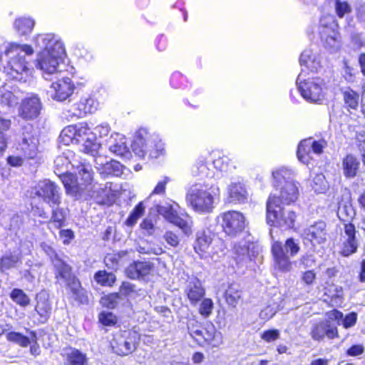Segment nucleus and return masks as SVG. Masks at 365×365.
Listing matches in <instances>:
<instances>
[{"label": "nucleus", "mask_w": 365, "mask_h": 365, "mask_svg": "<svg viewBox=\"0 0 365 365\" xmlns=\"http://www.w3.org/2000/svg\"><path fill=\"white\" fill-rule=\"evenodd\" d=\"M105 146L110 153L124 160H129L132 157L125 137L119 133H113L106 139Z\"/></svg>", "instance_id": "19"}, {"label": "nucleus", "mask_w": 365, "mask_h": 365, "mask_svg": "<svg viewBox=\"0 0 365 365\" xmlns=\"http://www.w3.org/2000/svg\"><path fill=\"white\" fill-rule=\"evenodd\" d=\"M41 109L40 99L36 96H33L22 101L20 115L25 119H34L39 115Z\"/></svg>", "instance_id": "22"}, {"label": "nucleus", "mask_w": 365, "mask_h": 365, "mask_svg": "<svg viewBox=\"0 0 365 365\" xmlns=\"http://www.w3.org/2000/svg\"><path fill=\"white\" fill-rule=\"evenodd\" d=\"M163 239L171 247H176L180 244V239L177 234L173 231H166L163 236Z\"/></svg>", "instance_id": "60"}, {"label": "nucleus", "mask_w": 365, "mask_h": 365, "mask_svg": "<svg viewBox=\"0 0 365 365\" xmlns=\"http://www.w3.org/2000/svg\"><path fill=\"white\" fill-rule=\"evenodd\" d=\"M250 246L254 247L253 244L246 241H242L234 245V258L237 263L243 264L251 260Z\"/></svg>", "instance_id": "30"}, {"label": "nucleus", "mask_w": 365, "mask_h": 365, "mask_svg": "<svg viewBox=\"0 0 365 365\" xmlns=\"http://www.w3.org/2000/svg\"><path fill=\"white\" fill-rule=\"evenodd\" d=\"M34 50L29 45L8 43L4 52V63H6L9 73L15 79L21 81L24 76H29L30 69L29 63L26 61V55H31Z\"/></svg>", "instance_id": "3"}, {"label": "nucleus", "mask_w": 365, "mask_h": 365, "mask_svg": "<svg viewBox=\"0 0 365 365\" xmlns=\"http://www.w3.org/2000/svg\"><path fill=\"white\" fill-rule=\"evenodd\" d=\"M213 309V302L212 299L206 298L204 299L200 306L199 312L200 314L205 317H209Z\"/></svg>", "instance_id": "58"}, {"label": "nucleus", "mask_w": 365, "mask_h": 365, "mask_svg": "<svg viewBox=\"0 0 365 365\" xmlns=\"http://www.w3.org/2000/svg\"><path fill=\"white\" fill-rule=\"evenodd\" d=\"M194 175H201L206 178H212V173L203 161L197 163L192 169Z\"/></svg>", "instance_id": "52"}, {"label": "nucleus", "mask_w": 365, "mask_h": 365, "mask_svg": "<svg viewBox=\"0 0 365 365\" xmlns=\"http://www.w3.org/2000/svg\"><path fill=\"white\" fill-rule=\"evenodd\" d=\"M71 293L72 297L78 303L86 304L88 302L87 292L81 287L78 279L71 282L68 285Z\"/></svg>", "instance_id": "36"}, {"label": "nucleus", "mask_w": 365, "mask_h": 365, "mask_svg": "<svg viewBox=\"0 0 365 365\" xmlns=\"http://www.w3.org/2000/svg\"><path fill=\"white\" fill-rule=\"evenodd\" d=\"M327 145V143L324 139H319V140H315L312 138L304 139L298 145V159L302 163L307 164L311 159V151L317 155H320L323 153V150Z\"/></svg>", "instance_id": "15"}, {"label": "nucleus", "mask_w": 365, "mask_h": 365, "mask_svg": "<svg viewBox=\"0 0 365 365\" xmlns=\"http://www.w3.org/2000/svg\"><path fill=\"white\" fill-rule=\"evenodd\" d=\"M98 319L100 322L105 326L114 325L117 322L116 317L109 312H102L100 313Z\"/></svg>", "instance_id": "57"}, {"label": "nucleus", "mask_w": 365, "mask_h": 365, "mask_svg": "<svg viewBox=\"0 0 365 365\" xmlns=\"http://www.w3.org/2000/svg\"><path fill=\"white\" fill-rule=\"evenodd\" d=\"M188 333L199 344H202V334L204 328L195 319H189L187 324Z\"/></svg>", "instance_id": "39"}, {"label": "nucleus", "mask_w": 365, "mask_h": 365, "mask_svg": "<svg viewBox=\"0 0 365 365\" xmlns=\"http://www.w3.org/2000/svg\"><path fill=\"white\" fill-rule=\"evenodd\" d=\"M106 265L111 269H116L119 264V256L116 254H108L104 258Z\"/></svg>", "instance_id": "63"}, {"label": "nucleus", "mask_w": 365, "mask_h": 365, "mask_svg": "<svg viewBox=\"0 0 365 365\" xmlns=\"http://www.w3.org/2000/svg\"><path fill=\"white\" fill-rule=\"evenodd\" d=\"M145 206L143 202H139L134 208L133 212L130 214L128 219L125 221L127 226L132 227L136 222L137 220L144 214Z\"/></svg>", "instance_id": "50"}, {"label": "nucleus", "mask_w": 365, "mask_h": 365, "mask_svg": "<svg viewBox=\"0 0 365 365\" xmlns=\"http://www.w3.org/2000/svg\"><path fill=\"white\" fill-rule=\"evenodd\" d=\"M11 299L21 307H26L30 304V299L27 294L20 289H14L10 294Z\"/></svg>", "instance_id": "46"}, {"label": "nucleus", "mask_w": 365, "mask_h": 365, "mask_svg": "<svg viewBox=\"0 0 365 365\" xmlns=\"http://www.w3.org/2000/svg\"><path fill=\"white\" fill-rule=\"evenodd\" d=\"M297 215L292 210L284 209L278 204L277 197H269L267 202V223L274 226L293 227Z\"/></svg>", "instance_id": "7"}, {"label": "nucleus", "mask_w": 365, "mask_h": 365, "mask_svg": "<svg viewBox=\"0 0 365 365\" xmlns=\"http://www.w3.org/2000/svg\"><path fill=\"white\" fill-rule=\"evenodd\" d=\"M70 163V160H68V158L64 155H60L58 156L55 160H54V165L56 168V170H58L60 173L62 172V173H60L61 177L63 173V170H66L68 168V166Z\"/></svg>", "instance_id": "59"}, {"label": "nucleus", "mask_w": 365, "mask_h": 365, "mask_svg": "<svg viewBox=\"0 0 365 365\" xmlns=\"http://www.w3.org/2000/svg\"><path fill=\"white\" fill-rule=\"evenodd\" d=\"M35 194L41 197L49 207L60 205L61 203V192L60 187L49 180L40 181Z\"/></svg>", "instance_id": "13"}, {"label": "nucleus", "mask_w": 365, "mask_h": 365, "mask_svg": "<svg viewBox=\"0 0 365 365\" xmlns=\"http://www.w3.org/2000/svg\"><path fill=\"white\" fill-rule=\"evenodd\" d=\"M218 218L222 220L223 230L230 236L237 235L245 227V217L240 212L228 211L221 214Z\"/></svg>", "instance_id": "14"}, {"label": "nucleus", "mask_w": 365, "mask_h": 365, "mask_svg": "<svg viewBox=\"0 0 365 365\" xmlns=\"http://www.w3.org/2000/svg\"><path fill=\"white\" fill-rule=\"evenodd\" d=\"M219 195V187L199 182L190 186L186 200L195 211L206 214L212 212Z\"/></svg>", "instance_id": "2"}, {"label": "nucleus", "mask_w": 365, "mask_h": 365, "mask_svg": "<svg viewBox=\"0 0 365 365\" xmlns=\"http://www.w3.org/2000/svg\"><path fill=\"white\" fill-rule=\"evenodd\" d=\"M79 178L68 173L61 176V182L64 185L67 195L78 199L93 186V169L91 165L82 164L78 168Z\"/></svg>", "instance_id": "4"}, {"label": "nucleus", "mask_w": 365, "mask_h": 365, "mask_svg": "<svg viewBox=\"0 0 365 365\" xmlns=\"http://www.w3.org/2000/svg\"><path fill=\"white\" fill-rule=\"evenodd\" d=\"M14 25L19 35L26 36L32 31L35 22L32 19L23 17L16 19Z\"/></svg>", "instance_id": "38"}, {"label": "nucleus", "mask_w": 365, "mask_h": 365, "mask_svg": "<svg viewBox=\"0 0 365 365\" xmlns=\"http://www.w3.org/2000/svg\"><path fill=\"white\" fill-rule=\"evenodd\" d=\"M310 336L314 341H320L325 336L333 339L339 336L336 325L330 320H324L314 324L311 329Z\"/></svg>", "instance_id": "18"}, {"label": "nucleus", "mask_w": 365, "mask_h": 365, "mask_svg": "<svg viewBox=\"0 0 365 365\" xmlns=\"http://www.w3.org/2000/svg\"><path fill=\"white\" fill-rule=\"evenodd\" d=\"M213 166L221 172H226L228 170V158L225 156L220 157L213 160Z\"/></svg>", "instance_id": "61"}, {"label": "nucleus", "mask_w": 365, "mask_h": 365, "mask_svg": "<svg viewBox=\"0 0 365 365\" xmlns=\"http://www.w3.org/2000/svg\"><path fill=\"white\" fill-rule=\"evenodd\" d=\"M103 172L107 175L118 176L123 173V165L116 160H110L102 165Z\"/></svg>", "instance_id": "45"}, {"label": "nucleus", "mask_w": 365, "mask_h": 365, "mask_svg": "<svg viewBox=\"0 0 365 365\" xmlns=\"http://www.w3.org/2000/svg\"><path fill=\"white\" fill-rule=\"evenodd\" d=\"M337 216L341 221L351 223L356 216V211L350 201L339 203Z\"/></svg>", "instance_id": "32"}, {"label": "nucleus", "mask_w": 365, "mask_h": 365, "mask_svg": "<svg viewBox=\"0 0 365 365\" xmlns=\"http://www.w3.org/2000/svg\"><path fill=\"white\" fill-rule=\"evenodd\" d=\"M76 129L75 125H71L64 128L59 136L60 140L64 145L70 143L76 144Z\"/></svg>", "instance_id": "42"}, {"label": "nucleus", "mask_w": 365, "mask_h": 365, "mask_svg": "<svg viewBox=\"0 0 365 365\" xmlns=\"http://www.w3.org/2000/svg\"><path fill=\"white\" fill-rule=\"evenodd\" d=\"M327 237V225L324 221L317 222L304 230L305 240L310 242L313 247L325 243Z\"/></svg>", "instance_id": "20"}, {"label": "nucleus", "mask_w": 365, "mask_h": 365, "mask_svg": "<svg viewBox=\"0 0 365 365\" xmlns=\"http://www.w3.org/2000/svg\"><path fill=\"white\" fill-rule=\"evenodd\" d=\"M138 339L135 332L124 331L113 338L111 347L118 355L127 356L136 349Z\"/></svg>", "instance_id": "12"}, {"label": "nucleus", "mask_w": 365, "mask_h": 365, "mask_svg": "<svg viewBox=\"0 0 365 365\" xmlns=\"http://www.w3.org/2000/svg\"><path fill=\"white\" fill-rule=\"evenodd\" d=\"M53 263L56 269V277L62 278L66 282L67 286L78 279L72 274L71 267L56 256Z\"/></svg>", "instance_id": "27"}, {"label": "nucleus", "mask_w": 365, "mask_h": 365, "mask_svg": "<svg viewBox=\"0 0 365 365\" xmlns=\"http://www.w3.org/2000/svg\"><path fill=\"white\" fill-rule=\"evenodd\" d=\"M95 281L101 286L111 287L115 282V276L112 272L100 270L94 275Z\"/></svg>", "instance_id": "41"}, {"label": "nucleus", "mask_w": 365, "mask_h": 365, "mask_svg": "<svg viewBox=\"0 0 365 365\" xmlns=\"http://www.w3.org/2000/svg\"><path fill=\"white\" fill-rule=\"evenodd\" d=\"M330 301L332 306H339L343 302L344 292L340 286H331L329 289Z\"/></svg>", "instance_id": "48"}, {"label": "nucleus", "mask_w": 365, "mask_h": 365, "mask_svg": "<svg viewBox=\"0 0 365 365\" xmlns=\"http://www.w3.org/2000/svg\"><path fill=\"white\" fill-rule=\"evenodd\" d=\"M185 293L190 304L196 305L205 296V291L200 279L190 277L186 284Z\"/></svg>", "instance_id": "21"}, {"label": "nucleus", "mask_w": 365, "mask_h": 365, "mask_svg": "<svg viewBox=\"0 0 365 365\" xmlns=\"http://www.w3.org/2000/svg\"><path fill=\"white\" fill-rule=\"evenodd\" d=\"M18 103L17 97L6 87L0 88V106H13Z\"/></svg>", "instance_id": "43"}, {"label": "nucleus", "mask_w": 365, "mask_h": 365, "mask_svg": "<svg viewBox=\"0 0 365 365\" xmlns=\"http://www.w3.org/2000/svg\"><path fill=\"white\" fill-rule=\"evenodd\" d=\"M62 356L66 365H86L87 363L86 355L75 348L64 349Z\"/></svg>", "instance_id": "29"}, {"label": "nucleus", "mask_w": 365, "mask_h": 365, "mask_svg": "<svg viewBox=\"0 0 365 365\" xmlns=\"http://www.w3.org/2000/svg\"><path fill=\"white\" fill-rule=\"evenodd\" d=\"M207 342L212 346H218L222 344V336L220 332H217L212 324L207 325L203 329L202 334V344Z\"/></svg>", "instance_id": "33"}, {"label": "nucleus", "mask_w": 365, "mask_h": 365, "mask_svg": "<svg viewBox=\"0 0 365 365\" xmlns=\"http://www.w3.org/2000/svg\"><path fill=\"white\" fill-rule=\"evenodd\" d=\"M170 222L178 226L186 235L192 234V221L187 214L178 215L177 213Z\"/></svg>", "instance_id": "37"}, {"label": "nucleus", "mask_w": 365, "mask_h": 365, "mask_svg": "<svg viewBox=\"0 0 365 365\" xmlns=\"http://www.w3.org/2000/svg\"><path fill=\"white\" fill-rule=\"evenodd\" d=\"M279 335V331L277 329H270L264 331L261 338L267 342H272L278 339Z\"/></svg>", "instance_id": "64"}, {"label": "nucleus", "mask_w": 365, "mask_h": 365, "mask_svg": "<svg viewBox=\"0 0 365 365\" xmlns=\"http://www.w3.org/2000/svg\"><path fill=\"white\" fill-rule=\"evenodd\" d=\"M345 103L352 109H356L359 105V95L352 90H347L343 93Z\"/></svg>", "instance_id": "51"}, {"label": "nucleus", "mask_w": 365, "mask_h": 365, "mask_svg": "<svg viewBox=\"0 0 365 365\" xmlns=\"http://www.w3.org/2000/svg\"><path fill=\"white\" fill-rule=\"evenodd\" d=\"M123 300L120 293L114 292L102 297L101 304L109 309H113Z\"/></svg>", "instance_id": "49"}, {"label": "nucleus", "mask_w": 365, "mask_h": 365, "mask_svg": "<svg viewBox=\"0 0 365 365\" xmlns=\"http://www.w3.org/2000/svg\"><path fill=\"white\" fill-rule=\"evenodd\" d=\"M36 47L42 51L38 54L37 68L43 75H51L58 71L60 62L66 55L63 42L53 34H38L34 38Z\"/></svg>", "instance_id": "1"}, {"label": "nucleus", "mask_w": 365, "mask_h": 365, "mask_svg": "<svg viewBox=\"0 0 365 365\" xmlns=\"http://www.w3.org/2000/svg\"><path fill=\"white\" fill-rule=\"evenodd\" d=\"M110 192V186H108L107 183L104 185L94 183L93 186L86 192L83 197L89 196L94 199L98 204H106L109 201Z\"/></svg>", "instance_id": "23"}, {"label": "nucleus", "mask_w": 365, "mask_h": 365, "mask_svg": "<svg viewBox=\"0 0 365 365\" xmlns=\"http://www.w3.org/2000/svg\"><path fill=\"white\" fill-rule=\"evenodd\" d=\"M299 63L309 69L311 72H317L321 68L319 56L314 53L311 49H306L302 53Z\"/></svg>", "instance_id": "26"}, {"label": "nucleus", "mask_w": 365, "mask_h": 365, "mask_svg": "<svg viewBox=\"0 0 365 365\" xmlns=\"http://www.w3.org/2000/svg\"><path fill=\"white\" fill-rule=\"evenodd\" d=\"M336 24L331 16H324L320 20L319 34L324 46L330 51H335L340 47L339 33L335 30Z\"/></svg>", "instance_id": "10"}, {"label": "nucleus", "mask_w": 365, "mask_h": 365, "mask_svg": "<svg viewBox=\"0 0 365 365\" xmlns=\"http://www.w3.org/2000/svg\"><path fill=\"white\" fill-rule=\"evenodd\" d=\"M358 247L359 243L356 238H344L340 254L344 257H349L356 252Z\"/></svg>", "instance_id": "44"}, {"label": "nucleus", "mask_w": 365, "mask_h": 365, "mask_svg": "<svg viewBox=\"0 0 365 365\" xmlns=\"http://www.w3.org/2000/svg\"><path fill=\"white\" fill-rule=\"evenodd\" d=\"M126 276L130 279L143 278L140 269L139 261L131 263L125 269Z\"/></svg>", "instance_id": "54"}, {"label": "nucleus", "mask_w": 365, "mask_h": 365, "mask_svg": "<svg viewBox=\"0 0 365 365\" xmlns=\"http://www.w3.org/2000/svg\"><path fill=\"white\" fill-rule=\"evenodd\" d=\"M274 179V186L279 190V195L276 194L269 197H277L278 204L282 202L290 205L294 202L299 196L298 187L292 180V173L286 168H281L272 173Z\"/></svg>", "instance_id": "5"}, {"label": "nucleus", "mask_w": 365, "mask_h": 365, "mask_svg": "<svg viewBox=\"0 0 365 365\" xmlns=\"http://www.w3.org/2000/svg\"><path fill=\"white\" fill-rule=\"evenodd\" d=\"M212 239L209 232L205 231L197 233L196 240L194 243V250L200 255L209 252V248Z\"/></svg>", "instance_id": "31"}, {"label": "nucleus", "mask_w": 365, "mask_h": 365, "mask_svg": "<svg viewBox=\"0 0 365 365\" xmlns=\"http://www.w3.org/2000/svg\"><path fill=\"white\" fill-rule=\"evenodd\" d=\"M74 88L71 78H63L51 85L48 94L53 100L63 101L73 94Z\"/></svg>", "instance_id": "17"}, {"label": "nucleus", "mask_w": 365, "mask_h": 365, "mask_svg": "<svg viewBox=\"0 0 365 365\" xmlns=\"http://www.w3.org/2000/svg\"><path fill=\"white\" fill-rule=\"evenodd\" d=\"M22 220L20 216L18 215H14L10 220L9 230L12 233L16 234L17 232L20 230Z\"/></svg>", "instance_id": "62"}, {"label": "nucleus", "mask_w": 365, "mask_h": 365, "mask_svg": "<svg viewBox=\"0 0 365 365\" xmlns=\"http://www.w3.org/2000/svg\"><path fill=\"white\" fill-rule=\"evenodd\" d=\"M51 207L52 208L51 216L47 222V227L49 230L53 231V230H58L64 225L66 211L60 205Z\"/></svg>", "instance_id": "25"}, {"label": "nucleus", "mask_w": 365, "mask_h": 365, "mask_svg": "<svg viewBox=\"0 0 365 365\" xmlns=\"http://www.w3.org/2000/svg\"><path fill=\"white\" fill-rule=\"evenodd\" d=\"M335 13L339 18H343L351 11V7L346 1L332 0Z\"/></svg>", "instance_id": "47"}, {"label": "nucleus", "mask_w": 365, "mask_h": 365, "mask_svg": "<svg viewBox=\"0 0 365 365\" xmlns=\"http://www.w3.org/2000/svg\"><path fill=\"white\" fill-rule=\"evenodd\" d=\"M21 259V255L19 252H6L0 259L1 271L4 272L16 267Z\"/></svg>", "instance_id": "34"}, {"label": "nucleus", "mask_w": 365, "mask_h": 365, "mask_svg": "<svg viewBox=\"0 0 365 365\" xmlns=\"http://www.w3.org/2000/svg\"><path fill=\"white\" fill-rule=\"evenodd\" d=\"M31 339L29 337L21 334L19 332L11 331L9 332L6 337L9 341L17 344L22 347H26L29 345L31 341H34L36 339V334L34 331H30Z\"/></svg>", "instance_id": "35"}, {"label": "nucleus", "mask_w": 365, "mask_h": 365, "mask_svg": "<svg viewBox=\"0 0 365 365\" xmlns=\"http://www.w3.org/2000/svg\"><path fill=\"white\" fill-rule=\"evenodd\" d=\"M157 137L152 135L146 130L140 129L133 142L132 150L140 158H144L146 155L156 158L160 150V143H157Z\"/></svg>", "instance_id": "8"}, {"label": "nucleus", "mask_w": 365, "mask_h": 365, "mask_svg": "<svg viewBox=\"0 0 365 365\" xmlns=\"http://www.w3.org/2000/svg\"><path fill=\"white\" fill-rule=\"evenodd\" d=\"M297 85L306 101L317 102L321 99L324 83L319 77L312 76L306 78L303 72H301L297 77Z\"/></svg>", "instance_id": "9"}, {"label": "nucleus", "mask_w": 365, "mask_h": 365, "mask_svg": "<svg viewBox=\"0 0 365 365\" xmlns=\"http://www.w3.org/2000/svg\"><path fill=\"white\" fill-rule=\"evenodd\" d=\"M76 129V144H82L83 151L96 156L101 147V143L97 142L96 133L90 130L87 123L75 125Z\"/></svg>", "instance_id": "11"}, {"label": "nucleus", "mask_w": 365, "mask_h": 365, "mask_svg": "<svg viewBox=\"0 0 365 365\" xmlns=\"http://www.w3.org/2000/svg\"><path fill=\"white\" fill-rule=\"evenodd\" d=\"M228 197L230 202L243 203L248 198V192L242 182H231L227 187Z\"/></svg>", "instance_id": "24"}, {"label": "nucleus", "mask_w": 365, "mask_h": 365, "mask_svg": "<svg viewBox=\"0 0 365 365\" xmlns=\"http://www.w3.org/2000/svg\"><path fill=\"white\" fill-rule=\"evenodd\" d=\"M35 310L43 319V320L46 321L48 319L51 312V306L49 303L46 300L38 301L35 307Z\"/></svg>", "instance_id": "53"}, {"label": "nucleus", "mask_w": 365, "mask_h": 365, "mask_svg": "<svg viewBox=\"0 0 365 365\" xmlns=\"http://www.w3.org/2000/svg\"><path fill=\"white\" fill-rule=\"evenodd\" d=\"M313 189L317 192H324L327 189V182L325 180V178L323 175H317L313 179Z\"/></svg>", "instance_id": "55"}, {"label": "nucleus", "mask_w": 365, "mask_h": 365, "mask_svg": "<svg viewBox=\"0 0 365 365\" xmlns=\"http://www.w3.org/2000/svg\"><path fill=\"white\" fill-rule=\"evenodd\" d=\"M299 250V240L292 237L287 239L284 244L279 241L274 242L272 246V252L275 267L284 272L290 271L292 263L289 257H294Z\"/></svg>", "instance_id": "6"}, {"label": "nucleus", "mask_w": 365, "mask_h": 365, "mask_svg": "<svg viewBox=\"0 0 365 365\" xmlns=\"http://www.w3.org/2000/svg\"><path fill=\"white\" fill-rule=\"evenodd\" d=\"M225 297L227 303L235 307L241 297L239 286L236 284H230L225 291Z\"/></svg>", "instance_id": "40"}, {"label": "nucleus", "mask_w": 365, "mask_h": 365, "mask_svg": "<svg viewBox=\"0 0 365 365\" xmlns=\"http://www.w3.org/2000/svg\"><path fill=\"white\" fill-rule=\"evenodd\" d=\"M157 210L160 215H163L170 222L177 214V212L174 210L173 206L170 205H158Z\"/></svg>", "instance_id": "56"}, {"label": "nucleus", "mask_w": 365, "mask_h": 365, "mask_svg": "<svg viewBox=\"0 0 365 365\" xmlns=\"http://www.w3.org/2000/svg\"><path fill=\"white\" fill-rule=\"evenodd\" d=\"M360 163L359 160L353 155H346L341 162V169L343 175L346 178H354L359 170Z\"/></svg>", "instance_id": "28"}, {"label": "nucleus", "mask_w": 365, "mask_h": 365, "mask_svg": "<svg viewBox=\"0 0 365 365\" xmlns=\"http://www.w3.org/2000/svg\"><path fill=\"white\" fill-rule=\"evenodd\" d=\"M38 139L34 133L32 128L26 127L17 149L21 153L24 158L34 159L38 154Z\"/></svg>", "instance_id": "16"}]
</instances>
